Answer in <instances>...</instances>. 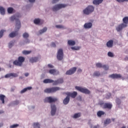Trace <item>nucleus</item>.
Here are the masks:
<instances>
[{
    "mask_svg": "<svg viewBox=\"0 0 128 128\" xmlns=\"http://www.w3.org/2000/svg\"><path fill=\"white\" fill-rule=\"evenodd\" d=\"M24 57L20 56L18 58V60H15L13 62V64L14 66H22V63L24 62Z\"/></svg>",
    "mask_w": 128,
    "mask_h": 128,
    "instance_id": "f03ea898",
    "label": "nucleus"
},
{
    "mask_svg": "<svg viewBox=\"0 0 128 128\" xmlns=\"http://www.w3.org/2000/svg\"><path fill=\"white\" fill-rule=\"evenodd\" d=\"M103 104L102 108H108V110H112V104L110 103H102Z\"/></svg>",
    "mask_w": 128,
    "mask_h": 128,
    "instance_id": "4468645a",
    "label": "nucleus"
},
{
    "mask_svg": "<svg viewBox=\"0 0 128 128\" xmlns=\"http://www.w3.org/2000/svg\"><path fill=\"white\" fill-rule=\"evenodd\" d=\"M43 82L44 84H54V80H52V79H45L44 80Z\"/></svg>",
    "mask_w": 128,
    "mask_h": 128,
    "instance_id": "4be33fe9",
    "label": "nucleus"
},
{
    "mask_svg": "<svg viewBox=\"0 0 128 128\" xmlns=\"http://www.w3.org/2000/svg\"><path fill=\"white\" fill-rule=\"evenodd\" d=\"M82 72V70L80 68H78V70H77L78 74H80V73Z\"/></svg>",
    "mask_w": 128,
    "mask_h": 128,
    "instance_id": "864d4df0",
    "label": "nucleus"
},
{
    "mask_svg": "<svg viewBox=\"0 0 128 128\" xmlns=\"http://www.w3.org/2000/svg\"><path fill=\"white\" fill-rule=\"evenodd\" d=\"M112 122V120L110 118L106 119L105 121L104 122V124L106 126V124H110Z\"/></svg>",
    "mask_w": 128,
    "mask_h": 128,
    "instance_id": "72a5a7b5",
    "label": "nucleus"
},
{
    "mask_svg": "<svg viewBox=\"0 0 128 128\" xmlns=\"http://www.w3.org/2000/svg\"><path fill=\"white\" fill-rule=\"evenodd\" d=\"M34 22L35 24H38L40 22V18H36L34 20Z\"/></svg>",
    "mask_w": 128,
    "mask_h": 128,
    "instance_id": "e433bc0d",
    "label": "nucleus"
},
{
    "mask_svg": "<svg viewBox=\"0 0 128 128\" xmlns=\"http://www.w3.org/2000/svg\"><path fill=\"white\" fill-rule=\"evenodd\" d=\"M33 126L34 128H40V124L38 122H34Z\"/></svg>",
    "mask_w": 128,
    "mask_h": 128,
    "instance_id": "473e14b6",
    "label": "nucleus"
},
{
    "mask_svg": "<svg viewBox=\"0 0 128 128\" xmlns=\"http://www.w3.org/2000/svg\"><path fill=\"white\" fill-rule=\"evenodd\" d=\"M38 60V57H33L30 59V62H32V64H34V62H36Z\"/></svg>",
    "mask_w": 128,
    "mask_h": 128,
    "instance_id": "aec40b11",
    "label": "nucleus"
},
{
    "mask_svg": "<svg viewBox=\"0 0 128 128\" xmlns=\"http://www.w3.org/2000/svg\"><path fill=\"white\" fill-rule=\"evenodd\" d=\"M116 103L117 104L120 106V104L122 103V102L120 101V99L117 98L116 99Z\"/></svg>",
    "mask_w": 128,
    "mask_h": 128,
    "instance_id": "c03bdc74",
    "label": "nucleus"
},
{
    "mask_svg": "<svg viewBox=\"0 0 128 128\" xmlns=\"http://www.w3.org/2000/svg\"><path fill=\"white\" fill-rule=\"evenodd\" d=\"M75 88L77 90H79V92H80L86 94H90V91L86 88H82L80 86H76L75 87Z\"/></svg>",
    "mask_w": 128,
    "mask_h": 128,
    "instance_id": "39448f33",
    "label": "nucleus"
},
{
    "mask_svg": "<svg viewBox=\"0 0 128 128\" xmlns=\"http://www.w3.org/2000/svg\"><path fill=\"white\" fill-rule=\"evenodd\" d=\"M102 68H104L105 70H108V65H103Z\"/></svg>",
    "mask_w": 128,
    "mask_h": 128,
    "instance_id": "37998d69",
    "label": "nucleus"
},
{
    "mask_svg": "<svg viewBox=\"0 0 128 128\" xmlns=\"http://www.w3.org/2000/svg\"><path fill=\"white\" fill-rule=\"evenodd\" d=\"M66 6H68V5L64 4H58L54 6L52 10L53 12H56V10H60V8H66Z\"/></svg>",
    "mask_w": 128,
    "mask_h": 128,
    "instance_id": "0eeeda50",
    "label": "nucleus"
},
{
    "mask_svg": "<svg viewBox=\"0 0 128 128\" xmlns=\"http://www.w3.org/2000/svg\"><path fill=\"white\" fill-rule=\"evenodd\" d=\"M20 14L19 13H17L16 14L12 16L10 18V20L11 22H14L16 20V30L17 31H18V30L20 28L21 26L20 21V20L18 19V18H20Z\"/></svg>",
    "mask_w": 128,
    "mask_h": 128,
    "instance_id": "f257e3e1",
    "label": "nucleus"
},
{
    "mask_svg": "<svg viewBox=\"0 0 128 128\" xmlns=\"http://www.w3.org/2000/svg\"><path fill=\"white\" fill-rule=\"evenodd\" d=\"M68 44L69 46H74V44H76V42L72 40H68Z\"/></svg>",
    "mask_w": 128,
    "mask_h": 128,
    "instance_id": "7c9ffc66",
    "label": "nucleus"
},
{
    "mask_svg": "<svg viewBox=\"0 0 128 128\" xmlns=\"http://www.w3.org/2000/svg\"><path fill=\"white\" fill-rule=\"evenodd\" d=\"M32 86H29V87L24 88V89H23L22 90L20 91V94H24V92H26V90H32Z\"/></svg>",
    "mask_w": 128,
    "mask_h": 128,
    "instance_id": "a878e982",
    "label": "nucleus"
},
{
    "mask_svg": "<svg viewBox=\"0 0 128 128\" xmlns=\"http://www.w3.org/2000/svg\"><path fill=\"white\" fill-rule=\"evenodd\" d=\"M46 30H48V28H46V27H45V28H43V29L40 30L39 31V34H44V32H46Z\"/></svg>",
    "mask_w": 128,
    "mask_h": 128,
    "instance_id": "2f4dec72",
    "label": "nucleus"
},
{
    "mask_svg": "<svg viewBox=\"0 0 128 128\" xmlns=\"http://www.w3.org/2000/svg\"><path fill=\"white\" fill-rule=\"evenodd\" d=\"M70 102V97L67 96L64 100L63 104H68Z\"/></svg>",
    "mask_w": 128,
    "mask_h": 128,
    "instance_id": "393cba45",
    "label": "nucleus"
},
{
    "mask_svg": "<svg viewBox=\"0 0 128 128\" xmlns=\"http://www.w3.org/2000/svg\"><path fill=\"white\" fill-rule=\"evenodd\" d=\"M104 112L99 110L97 112V116H98V118H100L102 116H104Z\"/></svg>",
    "mask_w": 128,
    "mask_h": 128,
    "instance_id": "bb28decb",
    "label": "nucleus"
},
{
    "mask_svg": "<svg viewBox=\"0 0 128 128\" xmlns=\"http://www.w3.org/2000/svg\"><path fill=\"white\" fill-rule=\"evenodd\" d=\"M14 42L12 41L8 44V48H12V46H14Z\"/></svg>",
    "mask_w": 128,
    "mask_h": 128,
    "instance_id": "a19ab883",
    "label": "nucleus"
},
{
    "mask_svg": "<svg viewBox=\"0 0 128 128\" xmlns=\"http://www.w3.org/2000/svg\"><path fill=\"white\" fill-rule=\"evenodd\" d=\"M29 2H36V0H29Z\"/></svg>",
    "mask_w": 128,
    "mask_h": 128,
    "instance_id": "4d7b16f0",
    "label": "nucleus"
},
{
    "mask_svg": "<svg viewBox=\"0 0 128 128\" xmlns=\"http://www.w3.org/2000/svg\"><path fill=\"white\" fill-rule=\"evenodd\" d=\"M18 124H14L10 126V128H18Z\"/></svg>",
    "mask_w": 128,
    "mask_h": 128,
    "instance_id": "a18cd8bd",
    "label": "nucleus"
},
{
    "mask_svg": "<svg viewBox=\"0 0 128 128\" xmlns=\"http://www.w3.org/2000/svg\"><path fill=\"white\" fill-rule=\"evenodd\" d=\"M48 67L49 68H54V66H52L50 64H48Z\"/></svg>",
    "mask_w": 128,
    "mask_h": 128,
    "instance_id": "603ef678",
    "label": "nucleus"
},
{
    "mask_svg": "<svg viewBox=\"0 0 128 128\" xmlns=\"http://www.w3.org/2000/svg\"><path fill=\"white\" fill-rule=\"evenodd\" d=\"M56 112V107L54 104L51 105V114L52 116H54Z\"/></svg>",
    "mask_w": 128,
    "mask_h": 128,
    "instance_id": "f3484780",
    "label": "nucleus"
},
{
    "mask_svg": "<svg viewBox=\"0 0 128 128\" xmlns=\"http://www.w3.org/2000/svg\"><path fill=\"white\" fill-rule=\"evenodd\" d=\"M64 84V78H60L56 80H54L52 85L58 86V84Z\"/></svg>",
    "mask_w": 128,
    "mask_h": 128,
    "instance_id": "9d476101",
    "label": "nucleus"
},
{
    "mask_svg": "<svg viewBox=\"0 0 128 128\" xmlns=\"http://www.w3.org/2000/svg\"><path fill=\"white\" fill-rule=\"evenodd\" d=\"M14 104H20V101H18V100L15 101Z\"/></svg>",
    "mask_w": 128,
    "mask_h": 128,
    "instance_id": "6e6d98bb",
    "label": "nucleus"
},
{
    "mask_svg": "<svg viewBox=\"0 0 128 128\" xmlns=\"http://www.w3.org/2000/svg\"><path fill=\"white\" fill-rule=\"evenodd\" d=\"M124 24H128V16H125L122 19Z\"/></svg>",
    "mask_w": 128,
    "mask_h": 128,
    "instance_id": "c756f323",
    "label": "nucleus"
},
{
    "mask_svg": "<svg viewBox=\"0 0 128 128\" xmlns=\"http://www.w3.org/2000/svg\"><path fill=\"white\" fill-rule=\"evenodd\" d=\"M104 65L102 64V63H96V68H102Z\"/></svg>",
    "mask_w": 128,
    "mask_h": 128,
    "instance_id": "79ce46f5",
    "label": "nucleus"
},
{
    "mask_svg": "<svg viewBox=\"0 0 128 128\" xmlns=\"http://www.w3.org/2000/svg\"><path fill=\"white\" fill-rule=\"evenodd\" d=\"M60 0H53L52 2V4H56L57 2H58Z\"/></svg>",
    "mask_w": 128,
    "mask_h": 128,
    "instance_id": "5fc2aeb1",
    "label": "nucleus"
},
{
    "mask_svg": "<svg viewBox=\"0 0 128 128\" xmlns=\"http://www.w3.org/2000/svg\"><path fill=\"white\" fill-rule=\"evenodd\" d=\"M108 56H110V58H113L114 56V54L112 52H108Z\"/></svg>",
    "mask_w": 128,
    "mask_h": 128,
    "instance_id": "de8ad7c7",
    "label": "nucleus"
},
{
    "mask_svg": "<svg viewBox=\"0 0 128 128\" xmlns=\"http://www.w3.org/2000/svg\"><path fill=\"white\" fill-rule=\"evenodd\" d=\"M3 126V124H2L1 125H0V126Z\"/></svg>",
    "mask_w": 128,
    "mask_h": 128,
    "instance_id": "0e129e2a",
    "label": "nucleus"
},
{
    "mask_svg": "<svg viewBox=\"0 0 128 128\" xmlns=\"http://www.w3.org/2000/svg\"><path fill=\"white\" fill-rule=\"evenodd\" d=\"M88 124H90V122H88Z\"/></svg>",
    "mask_w": 128,
    "mask_h": 128,
    "instance_id": "774afa93",
    "label": "nucleus"
},
{
    "mask_svg": "<svg viewBox=\"0 0 128 128\" xmlns=\"http://www.w3.org/2000/svg\"><path fill=\"white\" fill-rule=\"evenodd\" d=\"M93 76H100V72L98 71H96L92 74Z\"/></svg>",
    "mask_w": 128,
    "mask_h": 128,
    "instance_id": "c9c22d12",
    "label": "nucleus"
},
{
    "mask_svg": "<svg viewBox=\"0 0 128 128\" xmlns=\"http://www.w3.org/2000/svg\"><path fill=\"white\" fill-rule=\"evenodd\" d=\"M51 46H52V48H56V43L52 42V43Z\"/></svg>",
    "mask_w": 128,
    "mask_h": 128,
    "instance_id": "3c124183",
    "label": "nucleus"
},
{
    "mask_svg": "<svg viewBox=\"0 0 128 128\" xmlns=\"http://www.w3.org/2000/svg\"><path fill=\"white\" fill-rule=\"evenodd\" d=\"M60 90V87H53L46 88L44 92L46 94H52V92H58V90Z\"/></svg>",
    "mask_w": 128,
    "mask_h": 128,
    "instance_id": "20e7f679",
    "label": "nucleus"
},
{
    "mask_svg": "<svg viewBox=\"0 0 128 128\" xmlns=\"http://www.w3.org/2000/svg\"><path fill=\"white\" fill-rule=\"evenodd\" d=\"M56 102H58V98H52V96L46 97L44 100V102H49V104Z\"/></svg>",
    "mask_w": 128,
    "mask_h": 128,
    "instance_id": "423d86ee",
    "label": "nucleus"
},
{
    "mask_svg": "<svg viewBox=\"0 0 128 128\" xmlns=\"http://www.w3.org/2000/svg\"><path fill=\"white\" fill-rule=\"evenodd\" d=\"M128 26L127 24H124V23H122L120 24H119L116 28V30L117 32H120V30H122L124 28H126Z\"/></svg>",
    "mask_w": 128,
    "mask_h": 128,
    "instance_id": "ddd939ff",
    "label": "nucleus"
},
{
    "mask_svg": "<svg viewBox=\"0 0 128 128\" xmlns=\"http://www.w3.org/2000/svg\"><path fill=\"white\" fill-rule=\"evenodd\" d=\"M114 46V40H110L108 41L106 43V46L108 48H112Z\"/></svg>",
    "mask_w": 128,
    "mask_h": 128,
    "instance_id": "6ab92c4d",
    "label": "nucleus"
},
{
    "mask_svg": "<svg viewBox=\"0 0 128 128\" xmlns=\"http://www.w3.org/2000/svg\"><path fill=\"white\" fill-rule=\"evenodd\" d=\"M118 2H128V0H116Z\"/></svg>",
    "mask_w": 128,
    "mask_h": 128,
    "instance_id": "8fccbe9b",
    "label": "nucleus"
},
{
    "mask_svg": "<svg viewBox=\"0 0 128 128\" xmlns=\"http://www.w3.org/2000/svg\"><path fill=\"white\" fill-rule=\"evenodd\" d=\"M32 52V51H28V50H23L22 54H30Z\"/></svg>",
    "mask_w": 128,
    "mask_h": 128,
    "instance_id": "58836bf2",
    "label": "nucleus"
},
{
    "mask_svg": "<svg viewBox=\"0 0 128 128\" xmlns=\"http://www.w3.org/2000/svg\"><path fill=\"white\" fill-rule=\"evenodd\" d=\"M112 120L113 122H114V118H112Z\"/></svg>",
    "mask_w": 128,
    "mask_h": 128,
    "instance_id": "e2e57ef3",
    "label": "nucleus"
},
{
    "mask_svg": "<svg viewBox=\"0 0 128 128\" xmlns=\"http://www.w3.org/2000/svg\"><path fill=\"white\" fill-rule=\"evenodd\" d=\"M4 98H6V96L0 94V100L2 102V104H4Z\"/></svg>",
    "mask_w": 128,
    "mask_h": 128,
    "instance_id": "c85d7f7f",
    "label": "nucleus"
},
{
    "mask_svg": "<svg viewBox=\"0 0 128 128\" xmlns=\"http://www.w3.org/2000/svg\"><path fill=\"white\" fill-rule=\"evenodd\" d=\"M22 36L24 38H25V40L24 41V42L25 44H30V40L28 38V36H30V35L28 34V32H24L22 34Z\"/></svg>",
    "mask_w": 128,
    "mask_h": 128,
    "instance_id": "f8f14e48",
    "label": "nucleus"
},
{
    "mask_svg": "<svg viewBox=\"0 0 128 128\" xmlns=\"http://www.w3.org/2000/svg\"><path fill=\"white\" fill-rule=\"evenodd\" d=\"M28 73H26L25 74H24V76H28Z\"/></svg>",
    "mask_w": 128,
    "mask_h": 128,
    "instance_id": "bf43d9fd",
    "label": "nucleus"
},
{
    "mask_svg": "<svg viewBox=\"0 0 128 128\" xmlns=\"http://www.w3.org/2000/svg\"><path fill=\"white\" fill-rule=\"evenodd\" d=\"M4 30H1L0 31V38H2V36H4Z\"/></svg>",
    "mask_w": 128,
    "mask_h": 128,
    "instance_id": "09e8293b",
    "label": "nucleus"
},
{
    "mask_svg": "<svg viewBox=\"0 0 128 128\" xmlns=\"http://www.w3.org/2000/svg\"><path fill=\"white\" fill-rule=\"evenodd\" d=\"M48 72L50 74H53L54 76H58V74H60V72L56 70V69L50 70Z\"/></svg>",
    "mask_w": 128,
    "mask_h": 128,
    "instance_id": "2eb2a0df",
    "label": "nucleus"
},
{
    "mask_svg": "<svg viewBox=\"0 0 128 128\" xmlns=\"http://www.w3.org/2000/svg\"><path fill=\"white\" fill-rule=\"evenodd\" d=\"M71 48H72V50H78L80 48V47L74 46V47H72Z\"/></svg>",
    "mask_w": 128,
    "mask_h": 128,
    "instance_id": "ea45409f",
    "label": "nucleus"
},
{
    "mask_svg": "<svg viewBox=\"0 0 128 128\" xmlns=\"http://www.w3.org/2000/svg\"><path fill=\"white\" fill-rule=\"evenodd\" d=\"M18 36V32H12L9 34L10 38H14Z\"/></svg>",
    "mask_w": 128,
    "mask_h": 128,
    "instance_id": "cd10ccee",
    "label": "nucleus"
},
{
    "mask_svg": "<svg viewBox=\"0 0 128 128\" xmlns=\"http://www.w3.org/2000/svg\"><path fill=\"white\" fill-rule=\"evenodd\" d=\"M8 14H12V12H14V8H8Z\"/></svg>",
    "mask_w": 128,
    "mask_h": 128,
    "instance_id": "4c0bfd02",
    "label": "nucleus"
},
{
    "mask_svg": "<svg viewBox=\"0 0 128 128\" xmlns=\"http://www.w3.org/2000/svg\"><path fill=\"white\" fill-rule=\"evenodd\" d=\"M121 128H126V126H123Z\"/></svg>",
    "mask_w": 128,
    "mask_h": 128,
    "instance_id": "680f3d73",
    "label": "nucleus"
},
{
    "mask_svg": "<svg viewBox=\"0 0 128 128\" xmlns=\"http://www.w3.org/2000/svg\"><path fill=\"white\" fill-rule=\"evenodd\" d=\"M102 2H104V0H94L93 4H95L96 6H98V4H102Z\"/></svg>",
    "mask_w": 128,
    "mask_h": 128,
    "instance_id": "412c9836",
    "label": "nucleus"
},
{
    "mask_svg": "<svg viewBox=\"0 0 128 128\" xmlns=\"http://www.w3.org/2000/svg\"><path fill=\"white\" fill-rule=\"evenodd\" d=\"M92 26V22L86 23L84 24V28H90Z\"/></svg>",
    "mask_w": 128,
    "mask_h": 128,
    "instance_id": "5701e85b",
    "label": "nucleus"
},
{
    "mask_svg": "<svg viewBox=\"0 0 128 128\" xmlns=\"http://www.w3.org/2000/svg\"><path fill=\"white\" fill-rule=\"evenodd\" d=\"M81 114H82L80 112L75 114L73 116V118H80Z\"/></svg>",
    "mask_w": 128,
    "mask_h": 128,
    "instance_id": "f704fd0d",
    "label": "nucleus"
},
{
    "mask_svg": "<svg viewBox=\"0 0 128 128\" xmlns=\"http://www.w3.org/2000/svg\"><path fill=\"white\" fill-rule=\"evenodd\" d=\"M76 72V67H74L71 68L70 70L66 71V74L67 76H72V74H74Z\"/></svg>",
    "mask_w": 128,
    "mask_h": 128,
    "instance_id": "1a4fd4ad",
    "label": "nucleus"
},
{
    "mask_svg": "<svg viewBox=\"0 0 128 128\" xmlns=\"http://www.w3.org/2000/svg\"><path fill=\"white\" fill-rule=\"evenodd\" d=\"M4 114V111L0 110V114Z\"/></svg>",
    "mask_w": 128,
    "mask_h": 128,
    "instance_id": "052dcab7",
    "label": "nucleus"
},
{
    "mask_svg": "<svg viewBox=\"0 0 128 128\" xmlns=\"http://www.w3.org/2000/svg\"><path fill=\"white\" fill-rule=\"evenodd\" d=\"M9 67H10V68H12V65H10V66H9Z\"/></svg>",
    "mask_w": 128,
    "mask_h": 128,
    "instance_id": "69168bd1",
    "label": "nucleus"
},
{
    "mask_svg": "<svg viewBox=\"0 0 128 128\" xmlns=\"http://www.w3.org/2000/svg\"><path fill=\"white\" fill-rule=\"evenodd\" d=\"M10 76H13V78H17L18 76V74H16V73H10V74H6L4 78H10Z\"/></svg>",
    "mask_w": 128,
    "mask_h": 128,
    "instance_id": "a211bd4d",
    "label": "nucleus"
},
{
    "mask_svg": "<svg viewBox=\"0 0 128 128\" xmlns=\"http://www.w3.org/2000/svg\"><path fill=\"white\" fill-rule=\"evenodd\" d=\"M56 28H64V26L62 25H56Z\"/></svg>",
    "mask_w": 128,
    "mask_h": 128,
    "instance_id": "49530a36",
    "label": "nucleus"
},
{
    "mask_svg": "<svg viewBox=\"0 0 128 128\" xmlns=\"http://www.w3.org/2000/svg\"><path fill=\"white\" fill-rule=\"evenodd\" d=\"M100 128V126L97 125V126H94L93 128Z\"/></svg>",
    "mask_w": 128,
    "mask_h": 128,
    "instance_id": "13d9d810",
    "label": "nucleus"
},
{
    "mask_svg": "<svg viewBox=\"0 0 128 128\" xmlns=\"http://www.w3.org/2000/svg\"><path fill=\"white\" fill-rule=\"evenodd\" d=\"M92 128V125H91L90 128Z\"/></svg>",
    "mask_w": 128,
    "mask_h": 128,
    "instance_id": "338daca9",
    "label": "nucleus"
},
{
    "mask_svg": "<svg viewBox=\"0 0 128 128\" xmlns=\"http://www.w3.org/2000/svg\"><path fill=\"white\" fill-rule=\"evenodd\" d=\"M0 12L2 16H4V14H6V9L2 6H0Z\"/></svg>",
    "mask_w": 128,
    "mask_h": 128,
    "instance_id": "b1692460",
    "label": "nucleus"
},
{
    "mask_svg": "<svg viewBox=\"0 0 128 128\" xmlns=\"http://www.w3.org/2000/svg\"><path fill=\"white\" fill-rule=\"evenodd\" d=\"M108 78H113V79L120 78H122V75H120V74H112L109 76Z\"/></svg>",
    "mask_w": 128,
    "mask_h": 128,
    "instance_id": "dca6fc26",
    "label": "nucleus"
},
{
    "mask_svg": "<svg viewBox=\"0 0 128 128\" xmlns=\"http://www.w3.org/2000/svg\"><path fill=\"white\" fill-rule=\"evenodd\" d=\"M94 10V7L92 6H88L83 10V12L84 14L88 16V14H90L92 12H93Z\"/></svg>",
    "mask_w": 128,
    "mask_h": 128,
    "instance_id": "7ed1b4c3",
    "label": "nucleus"
},
{
    "mask_svg": "<svg viewBox=\"0 0 128 128\" xmlns=\"http://www.w3.org/2000/svg\"><path fill=\"white\" fill-rule=\"evenodd\" d=\"M69 98H75L78 96V92H68L66 94Z\"/></svg>",
    "mask_w": 128,
    "mask_h": 128,
    "instance_id": "9b49d317",
    "label": "nucleus"
},
{
    "mask_svg": "<svg viewBox=\"0 0 128 128\" xmlns=\"http://www.w3.org/2000/svg\"><path fill=\"white\" fill-rule=\"evenodd\" d=\"M56 58L58 60H62V58H64V51L62 49L60 48L58 50Z\"/></svg>",
    "mask_w": 128,
    "mask_h": 128,
    "instance_id": "6e6552de",
    "label": "nucleus"
}]
</instances>
